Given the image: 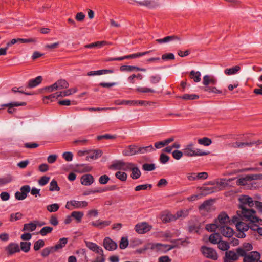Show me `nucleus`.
<instances>
[{
    "mask_svg": "<svg viewBox=\"0 0 262 262\" xmlns=\"http://www.w3.org/2000/svg\"><path fill=\"white\" fill-rule=\"evenodd\" d=\"M45 242L42 239H39L35 242L33 248L35 251L39 250L41 248L45 246Z\"/></svg>",
    "mask_w": 262,
    "mask_h": 262,
    "instance_id": "603ef678",
    "label": "nucleus"
},
{
    "mask_svg": "<svg viewBox=\"0 0 262 262\" xmlns=\"http://www.w3.org/2000/svg\"><path fill=\"white\" fill-rule=\"evenodd\" d=\"M222 239L221 235L219 233H214L211 234L209 237V241L213 244H218L219 240Z\"/></svg>",
    "mask_w": 262,
    "mask_h": 262,
    "instance_id": "a878e982",
    "label": "nucleus"
},
{
    "mask_svg": "<svg viewBox=\"0 0 262 262\" xmlns=\"http://www.w3.org/2000/svg\"><path fill=\"white\" fill-rule=\"evenodd\" d=\"M190 77L193 79L194 81L198 82L201 81V73L199 71L195 72L192 70L190 73Z\"/></svg>",
    "mask_w": 262,
    "mask_h": 262,
    "instance_id": "ea45409f",
    "label": "nucleus"
},
{
    "mask_svg": "<svg viewBox=\"0 0 262 262\" xmlns=\"http://www.w3.org/2000/svg\"><path fill=\"white\" fill-rule=\"evenodd\" d=\"M183 150L184 155L188 157L206 156L209 154V151H204L200 149L194 148L192 143L187 145Z\"/></svg>",
    "mask_w": 262,
    "mask_h": 262,
    "instance_id": "7ed1b4c3",
    "label": "nucleus"
},
{
    "mask_svg": "<svg viewBox=\"0 0 262 262\" xmlns=\"http://www.w3.org/2000/svg\"><path fill=\"white\" fill-rule=\"evenodd\" d=\"M150 51H146L144 52H141V53H137L135 54H133L129 55H126L125 56V58L126 59H133V58H138L144 55H145L147 54H148Z\"/></svg>",
    "mask_w": 262,
    "mask_h": 262,
    "instance_id": "79ce46f5",
    "label": "nucleus"
},
{
    "mask_svg": "<svg viewBox=\"0 0 262 262\" xmlns=\"http://www.w3.org/2000/svg\"><path fill=\"white\" fill-rule=\"evenodd\" d=\"M76 168L78 170H81L82 172H89L92 170V167L88 165L84 164H78L75 165Z\"/></svg>",
    "mask_w": 262,
    "mask_h": 262,
    "instance_id": "4c0bfd02",
    "label": "nucleus"
},
{
    "mask_svg": "<svg viewBox=\"0 0 262 262\" xmlns=\"http://www.w3.org/2000/svg\"><path fill=\"white\" fill-rule=\"evenodd\" d=\"M23 217V214L20 212L12 213L10 215V221L11 222L16 221L20 220Z\"/></svg>",
    "mask_w": 262,
    "mask_h": 262,
    "instance_id": "864d4df0",
    "label": "nucleus"
},
{
    "mask_svg": "<svg viewBox=\"0 0 262 262\" xmlns=\"http://www.w3.org/2000/svg\"><path fill=\"white\" fill-rule=\"evenodd\" d=\"M54 86H56L57 90L66 89L69 86V83L64 79H59L54 83Z\"/></svg>",
    "mask_w": 262,
    "mask_h": 262,
    "instance_id": "5701e85b",
    "label": "nucleus"
},
{
    "mask_svg": "<svg viewBox=\"0 0 262 262\" xmlns=\"http://www.w3.org/2000/svg\"><path fill=\"white\" fill-rule=\"evenodd\" d=\"M179 98L184 100H195L199 98V95L196 94H186L182 96H179Z\"/></svg>",
    "mask_w": 262,
    "mask_h": 262,
    "instance_id": "de8ad7c7",
    "label": "nucleus"
},
{
    "mask_svg": "<svg viewBox=\"0 0 262 262\" xmlns=\"http://www.w3.org/2000/svg\"><path fill=\"white\" fill-rule=\"evenodd\" d=\"M155 149L152 145L145 147H138L135 144L130 145L126 147L122 151V154L125 156H131L136 154H145L155 150Z\"/></svg>",
    "mask_w": 262,
    "mask_h": 262,
    "instance_id": "f257e3e1",
    "label": "nucleus"
},
{
    "mask_svg": "<svg viewBox=\"0 0 262 262\" xmlns=\"http://www.w3.org/2000/svg\"><path fill=\"white\" fill-rule=\"evenodd\" d=\"M115 177L121 181H125L127 178V174L124 172L117 171L115 173Z\"/></svg>",
    "mask_w": 262,
    "mask_h": 262,
    "instance_id": "8fccbe9b",
    "label": "nucleus"
},
{
    "mask_svg": "<svg viewBox=\"0 0 262 262\" xmlns=\"http://www.w3.org/2000/svg\"><path fill=\"white\" fill-rule=\"evenodd\" d=\"M239 208L241 211H237V214L243 220L249 221L252 223H256L259 221V219L255 215V211L252 209H247L244 207L243 205H239Z\"/></svg>",
    "mask_w": 262,
    "mask_h": 262,
    "instance_id": "f03ea898",
    "label": "nucleus"
},
{
    "mask_svg": "<svg viewBox=\"0 0 262 262\" xmlns=\"http://www.w3.org/2000/svg\"><path fill=\"white\" fill-rule=\"evenodd\" d=\"M246 179L248 181L255 180H262V174H248L246 176Z\"/></svg>",
    "mask_w": 262,
    "mask_h": 262,
    "instance_id": "49530a36",
    "label": "nucleus"
},
{
    "mask_svg": "<svg viewBox=\"0 0 262 262\" xmlns=\"http://www.w3.org/2000/svg\"><path fill=\"white\" fill-rule=\"evenodd\" d=\"M5 250L8 256H11L16 253L20 252V249L17 243L12 242L5 248Z\"/></svg>",
    "mask_w": 262,
    "mask_h": 262,
    "instance_id": "0eeeda50",
    "label": "nucleus"
},
{
    "mask_svg": "<svg viewBox=\"0 0 262 262\" xmlns=\"http://www.w3.org/2000/svg\"><path fill=\"white\" fill-rule=\"evenodd\" d=\"M59 92H56L54 94H52L49 96H45L43 98V102L45 103H48L49 101L48 100H50L51 101H53V99L56 98L60 97V96L59 95Z\"/></svg>",
    "mask_w": 262,
    "mask_h": 262,
    "instance_id": "72a5a7b5",
    "label": "nucleus"
},
{
    "mask_svg": "<svg viewBox=\"0 0 262 262\" xmlns=\"http://www.w3.org/2000/svg\"><path fill=\"white\" fill-rule=\"evenodd\" d=\"M83 215V213L80 211H73L71 213V216L74 217L78 223L81 222Z\"/></svg>",
    "mask_w": 262,
    "mask_h": 262,
    "instance_id": "a18cd8bd",
    "label": "nucleus"
},
{
    "mask_svg": "<svg viewBox=\"0 0 262 262\" xmlns=\"http://www.w3.org/2000/svg\"><path fill=\"white\" fill-rule=\"evenodd\" d=\"M110 180V178L108 176L104 174L100 177L98 181L100 184L105 185L108 183Z\"/></svg>",
    "mask_w": 262,
    "mask_h": 262,
    "instance_id": "69168bd1",
    "label": "nucleus"
},
{
    "mask_svg": "<svg viewBox=\"0 0 262 262\" xmlns=\"http://www.w3.org/2000/svg\"><path fill=\"white\" fill-rule=\"evenodd\" d=\"M68 243V238L63 237L60 238L57 244L54 246H52L55 252L63 248Z\"/></svg>",
    "mask_w": 262,
    "mask_h": 262,
    "instance_id": "4be33fe9",
    "label": "nucleus"
},
{
    "mask_svg": "<svg viewBox=\"0 0 262 262\" xmlns=\"http://www.w3.org/2000/svg\"><path fill=\"white\" fill-rule=\"evenodd\" d=\"M184 155V152L178 150H175L172 152V157L176 160H180Z\"/></svg>",
    "mask_w": 262,
    "mask_h": 262,
    "instance_id": "0e129e2a",
    "label": "nucleus"
},
{
    "mask_svg": "<svg viewBox=\"0 0 262 262\" xmlns=\"http://www.w3.org/2000/svg\"><path fill=\"white\" fill-rule=\"evenodd\" d=\"M151 228V226L146 222L138 223L135 227L136 231L139 234H144L149 231Z\"/></svg>",
    "mask_w": 262,
    "mask_h": 262,
    "instance_id": "423d86ee",
    "label": "nucleus"
},
{
    "mask_svg": "<svg viewBox=\"0 0 262 262\" xmlns=\"http://www.w3.org/2000/svg\"><path fill=\"white\" fill-rule=\"evenodd\" d=\"M189 213V210L188 209H184L177 211L175 215V217L176 220L180 218H185L186 217Z\"/></svg>",
    "mask_w": 262,
    "mask_h": 262,
    "instance_id": "2f4dec72",
    "label": "nucleus"
},
{
    "mask_svg": "<svg viewBox=\"0 0 262 262\" xmlns=\"http://www.w3.org/2000/svg\"><path fill=\"white\" fill-rule=\"evenodd\" d=\"M141 6H146L149 8H154L158 6V4L154 0H144L142 1H136Z\"/></svg>",
    "mask_w": 262,
    "mask_h": 262,
    "instance_id": "f3484780",
    "label": "nucleus"
},
{
    "mask_svg": "<svg viewBox=\"0 0 262 262\" xmlns=\"http://www.w3.org/2000/svg\"><path fill=\"white\" fill-rule=\"evenodd\" d=\"M131 171L132 173L130 177L133 179L136 180L140 177L141 172L138 167H136L135 165Z\"/></svg>",
    "mask_w": 262,
    "mask_h": 262,
    "instance_id": "c85d7f7f",
    "label": "nucleus"
},
{
    "mask_svg": "<svg viewBox=\"0 0 262 262\" xmlns=\"http://www.w3.org/2000/svg\"><path fill=\"white\" fill-rule=\"evenodd\" d=\"M90 155L86 157V160L97 159L102 155V151L100 149L89 151Z\"/></svg>",
    "mask_w": 262,
    "mask_h": 262,
    "instance_id": "aec40b11",
    "label": "nucleus"
},
{
    "mask_svg": "<svg viewBox=\"0 0 262 262\" xmlns=\"http://www.w3.org/2000/svg\"><path fill=\"white\" fill-rule=\"evenodd\" d=\"M31 247V243L27 242H21L20 243V249L25 253L29 251Z\"/></svg>",
    "mask_w": 262,
    "mask_h": 262,
    "instance_id": "58836bf2",
    "label": "nucleus"
},
{
    "mask_svg": "<svg viewBox=\"0 0 262 262\" xmlns=\"http://www.w3.org/2000/svg\"><path fill=\"white\" fill-rule=\"evenodd\" d=\"M13 181V178L11 175H7L0 178V187L3 186Z\"/></svg>",
    "mask_w": 262,
    "mask_h": 262,
    "instance_id": "f704fd0d",
    "label": "nucleus"
},
{
    "mask_svg": "<svg viewBox=\"0 0 262 262\" xmlns=\"http://www.w3.org/2000/svg\"><path fill=\"white\" fill-rule=\"evenodd\" d=\"M54 252H55V251L52 246L47 247L42 250L41 255L43 257H46L50 254Z\"/></svg>",
    "mask_w": 262,
    "mask_h": 262,
    "instance_id": "7c9ffc66",
    "label": "nucleus"
},
{
    "mask_svg": "<svg viewBox=\"0 0 262 262\" xmlns=\"http://www.w3.org/2000/svg\"><path fill=\"white\" fill-rule=\"evenodd\" d=\"M218 247L222 251H227L230 248L229 243L222 241V239L219 240V242L218 243Z\"/></svg>",
    "mask_w": 262,
    "mask_h": 262,
    "instance_id": "c9c22d12",
    "label": "nucleus"
},
{
    "mask_svg": "<svg viewBox=\"0 0 262 262\" xmlns=\"http://www.w3.org/2000/svg\"><path fill=\"white\" fill-rule=\"evenodd\" d=\"M111 223V221H100V220H98L96 221L92 222L90 224L94 227L102 229L105 227L109 226Z\"/></svg>",
    "mask_w": 262,
    "mask_h": 262,
    "instance_id": "dca6fc26",
    "label": "nucleus"
},
{
    "mask_svg": "<svg viewBox=\"0 0 262 262\" xmlns=\"http://www.w3.org/2000/svg\"><path fill=\"white\" fill-rule=\"evenodd\" d=\"M181 40V38L177 36L171 35V36H167L163 38L157 39L155 41L156 42L162 44L165 43H168L170 41H174V40Z\"/></svg>",
    "mask_w": 262,
    "mask_h": 262,
    "instance_id": "2eb2a0df",
    "label": "nucleus"
},
{
    "mask_svg": "<svg viewBox=\"0 0 262 262\" xmlns=\"http://www.w3.org/2000/svg\"><path fill=\"white\" fill-rule=\"evenodd\" d=\"M240 204L243 205L244 207H246V205H248L249 207H252L255 203L252 200V199L248 196L244 195L243 198L239 199Z\"/></svg>",
    "mask_w": 262,
    "mask_h": 262,
    "instance_id": "6ab92c4d",
    "label": "nucleus"
},
{
    "mask_svg": "<svg viewBox=\"0 0 262 262\" xmlns=\"http://www.w3.org/2000/svg\"><path fill=\"white\" fill-rule=\"evenodd\" d=\"M151 84H156L160 82L161 77L160 75H152L149 78Z\"/></svg>",
    "mask_w": 262,
    "mask_h": 262,
    "instance_id": "052dcab7",
    "label": "nucleus"
},
{
    "mask_svg": "<svg viewBox=\"0 0 262 262\" xmlns=\"http://www.w3.org/2000/svg\"><path fill=\"white\" fill-rule=\"evenodd\" d=\"M201 251L207 258L211 259L212 260H217L218 255L216 251L212 248L207 247L206 246H202L201 247Z\"/></svg>",
    "mask_w": 262,
    "mask_h": 262,
    "instance_id": "20e7f679",
    "label": "nucleus"
},
{
    "mask_svg": "<svg viewBox=\"0 0 262 262\" xmlns=\"http://www.w3.org/2000/svg\"><path fill=\"white\" fill-rule=\"evenodd\" d=\"M215 223L221 226H226L230 222V218L228 215L224 212L221 213L217 219L214 220Z\"/></svg>",
    "mask_w": 262,
    "mask_h": 262,
    "instance_id": "9d476101",
    "label": "nucleus"
},
{
    "mask_svg": "<svg viewBox=\"0 0 262 262\" xmlns=\"http://www.w3.org/2000/svg\"><path fill=\"white\" fill-rule=\"evenodd\" d=\"M156 168L154 164L145 163L142 165V169L147 171H151L155 170Z\"/></svg>",
    "mask_w": 262,
    "mask_h": 262,
    "instance_id": "4d7b16f0",
    "label": "nucleus"
},
{
    "mask_svg": "<svg viewBox=\"0 0 262 262\" xmlns=\"http://www.w3.org/2000/svg\"><path fill=\"white\" fill-rule=\"evenodd\" d=\"M123 161H118L114 163H113L110 168L111 169L114 168L115 169L117 170H121L122 167L123 166Z\"/></svg>",
    "mask_w": 262,
    "mask_h": 262,
    "instance_id": "bf43d9fd",
    "label": "nucleus"
},
{
    "mask_svg": "<svg viewBox=\"0 0 262 262\" xmlns=\"http://www.w3.org/2000/svg\"><path fill=\"white\" fill-rule=\"evenodd\" d=\"M260 259V255L257 251H252L244 258V262H258Z\"/></svg>",
    "mask_w": 262,
    "mask_h": 262,
    "instance_id": "6e6552de",
    "label": "nucleus"
},
{
    "mask_svg": "<svg viewBox=\"0 0 262 262\" xmlns=\"http://www.w3.org/2000/svg\"><path fill=\"white\" fill-rule=\"evenodd\" d=\"M213 200H207L203 202L199 207V209L200 211L203 210L208 212L211 208L212 205Z\"/></svg>",
    "mask_w": 262,
    "mask_h": 262,
    "instance_id": "a211bd4d",
    "label": "nucleus"
},
{
    "mask_svg": "<svg viewBox=\"0 0 262 262\" xmlns=\"http://www.w3.org/2000/svg\"><path fill=\"white\" fill-rule=\"evenodd\" d=\"M219 233L223 236L230 238L232 236L234 233V230L232 228L228 225L219 226Z\"/></svg>",
    "mask_w": 262,
    "mask_h": 262,
    "instance_id": "1a4fd4ad",
    "label": "nucleus"
},
{
    "mask_svg": "<svg viewBox=\"0 0 262 262\" xmlns=\"http://www.w3.org/2000/svg\"><path fill=\"white\" fill-rule=\"evenodd\" d=\"M198 143L199 144L203 145L204 146H209L211 143V140L207 137H203L198 140Z\"/></svg>",
    "mask_w": 262,
    "mask_h": 262,
    "instance_id": "c03bdc74",
    "label": "nucleus"
},
{
    "mask_svg": "<svg viewBox=\"0 0 262 262\" xmlns=\"http://www.w3.org/2000/svg\"><path fill=\"white\" fill-rule=\"evenodd\" d=\"M135 164L130 162H123V166L122 167V170L124 171H129L132 170Z\"/></svg>",
    "mask_w": 262,
    "mask_h": 262,
    "instance_id": "6e6d98bb",
    "label": "nucleus"
},
{
    "mask_svg": "<svg viewBox=\"0 0 262 262\" xmlns=\"http://www.w3.org/2000/svg\"><path fill=\"white\" fill-rule=\"evenodd\" d=\"M86 246L91 250L99 254L103 255V249L101 247L98 246L96 244L91 242H85Z\"/></svg>",
    "mask_w": 262,
    "mask_h": 262,
    "instance_id": "ddd939ff",
    "label": "nucleus"
},
{
    "mask_svg": "<svg viewBox=\"0 0 262 262\" xmlns=\"http://www.w3.org/2000/svg\"><path fill=\"white\" fill-rule=\"evenodd\" d=\"M60 206L57 203L52 204L47 206V210L50 212H54L58 210Z\"/></svg>",
    "mask_w": 262,
    "mask_h": 262,
    "instance_id": "5fc2aeb1",
    "label": "nucleus"
},
{
    "mask_svg": "<svg viewBox=\"0 0 262 262\" xmlns=\"http://www.w3.org/2000/svg\"><path fill=\"white\" fill-rule=\"evenodd\" d=\"M42 80L41 76H38L35 79H30L28 83L27 88H33L39 85Z\"/></svg>",
    "mask_w": 262,
    "mask_h": 262,
    "instance_id": "412c9836",
    "label": "nucleus"
},
{
    "mask_svg": "<svg viewBox=\"0 0 262 262\" xmlns=\"http://www.w3.org/2000/svg\"><path fill=\"white\" fill-rule=\"evenodd\" d=\"M136 91L138 92L146 93H155V91L154 89L146 88V87H138Z\"/></svg>",
    "mask_w": 262,
    "mask_h": 262,
    "instance_id": "13d9d810",
    "label": "nucleus"
},
{
    "mask_svg": "<svg viewBox=\"0 0 262 262\" xmlns=\"http://www.w3.org/2000/svg\"><path fill=\"white\" fill-rule=\"evenodd\" d=\"M88 205L86 201H78L72 200L67 202L66 205V208L69 210L78 209L86 207Z\"/></svg>",
    "mask_w": 262,
    "mask_h": 262,
    "instance_id": "39448f33",
    "label": "nucleus"
},
{
    "mask_svg": "<svg viewBox=\"0 0 262 262\" xmlns=\"http://www.w3.org/2000/svg\"><path fill=\"white\" fill-rule=\"evenodd\" d=\"M225 258L229 260H236L238 259V256L234 251L230 250L226 252Z\"/></svg>",
    "mask_w": 262,
    "mask_h": 262,
    "instance_id": "c756f323",
    "label": "nucleus"
},
{
    "mask_svg": "<svg viewBox=\"0 0 262 262\" xmlns=\"http://www.w3.org/2000/svg\"><path fill=\"white\" fill-rule=\"evenodd\" d=\"M94 177L90 174H85L81 177V183L85 186H90L93 183Z\"/></svg>",
    "mask_w": 262,
    "mask_h": 262,
    "instance_id": "4468645a",
    "label": "nucleus"
},
{
    "mask_svg": "<svg viewBox=\"0 0 262 262\" xmlns=\"http://www.w3.org/2000/svg\"><path fill=\"white\" fill-rule=\"evenodd\" d=\"M200 229V224L199 223L191 224L189 223L188 226V231L189 233H198Z\"/></svg>",
    "mask_w": 262,
    "mask_h": 262,
    "instance_id": "393cba45",
    "label": "nucleus"
},
{
    "mask_svg": "<svg viewBox=\"0 0 262 262\" xmlns=\"http://www.w3.org/2000/svg\"><path fill=\"white\" fill-rule=\"evenodd\" d=\"M53 230V228L51 227L45 226L41 228V229L38 232V233L44 236L52 232Z\"/></svg>",
    "mask_w": 262,
    "mask_h": 262,
    "instance_id": "a19ab883",
    "label": "nucleus"
},
{
    "mask_svg": "<svg viewBox=\"0 0 262 262\" xmlns=\"http://www.w3.org/2000/svg\"><path fill=\"white\" fill-rule=\"evenodd\" d=\"M221 225H219L217 223H215V221H214V223L212 224H208L206 225L205 229L206 230L210 231V232H213L215 231L216 229H218V231H219V226H220Z\"/></svg>",
    "mask_w": 262,
    "mask_h": 262,
    "instance_id": "e433bc0d",
    "label": "nucleus"
},
{
    "mask_svg": "<svg viewBox=\"0 0 262 262\" xmlns=\"http://www.w3.org/2000/svg\"><path fill=\"white\" fill-rule=\"evenodd\" d=\"M103 246L108 251H112L115 250L117 247V245L116 242L113 241L111 238L107 237L103 240Z\"/></svg>",
    "mask_w": 262,
    "mask_h": 262,
    "instance_id": "f8f14e48",
    "label": "nucleus"
},
{
    "mask_svg": "<svg viewBox=\"0 0 262 262\" xmlns=\"http://www.w3.org/2000/svg\"><path fill=\"white\" fill-rule=\"evenodd\" d=\"M49 180H50L49 177H47L46 176H43L39 179V180L38 181V184L40 186H45L49 182Z\"/></svg>",
    "mask_w": 262,
    "mask_h": 262,
    "instance_id": "338daca9",
    "label": "nucleus"
},
{
    "mask_svg": "<svg viewBox=\"0 0 262 262\" xmlns=\"http://www.w3.org/2000/svg\"><path fill=\"white\" fill-rule=\"evenodd\" d=\"M37 225L32 222L25 224L22 230L23 231H34L36 228Z\"/></svg>",
    "mask_w": 262,
    "mask_h": 262,
    "instance_id": "cd10ccee",
    "label": "nucleus"
},
{
    "mask_svg": "<svg viewBox=\"0 0 262 262\" xmlns=\"http://www.w3.org/2000/svg\"><path fill=\"white\" fill-rule=\"evenodd\" d=\"M241 70L239 66H236L229 69H226L224 73L227 75H231L236 74Z\"/></svg>",
    "mask_w": 262,
    "mask_h": 262,
    "instance_id": "bb28decb",
    "label": "nucleus"
},
{
    "mask_svg": "<svg viewBox=\"0 0 262 262\" xmlns=\"http://www.w3.org/2000/svg\"><path fill=\"white\" fill-rule=\"evenodd\" d=\"M60 187L57 184V182L56 180H53L50 182L49 190L51 191H59Z\"/></svg>",
    "mask_w": 262,
    "mask_h": 262,
    "instance_id": "3c124183",
    "label": "nucleus"
},
{
    "mask_svg": "<svg viewBox=\"0 0 262 262\" xmlns=\"http://www.w3.org/2000/svg\"><path fill=\"white\" fill-rule=\"evenodd\" d=\"M128 245V241L127 238L122 237L121 239L119 247L121 249H125Z\"/></svg>",
    "mask_w": 262,
    "mask_h": 262,
    "instance_id": "e2e57ef3",
    "label": "nucleus"
},
{
    "mask_svg": "<svg viewBox=\"0 0 262 262\" xmlns=\"http://www.w3.org/2000/svg\"><path fill=\"white\" fill-rule=\"evenodd\" d=\"M77 92L76 89H68L66 91H64L62 92H60L59 93V95L61 97H66L67 96H69L71 95L72 93H76Z\"/></svg>",
    "mask_w": 262,
    "mask_h": 262,
    "instance_id": "09e8293b",
    "label": "nucleus"
},
{
    "mask_svg": "<svg viewBox=\"0 0 262 262\" xmlns=\"http://www.w3.org/2000/svg\"><path fill=\"white\" fill-rule=\"evenodd\" d=\"M20 191L27 197L28 193L30 191V186L28 185H23L20 187Z\"/></svg>",
    "mask_w": 262,
    "mask_h": 262,
    "instance_id": "774afa93",
    "label": "nucleus"
},
{
    "mask_svg": "<svg viewBox=\"0 0 262 262\" xmlns=\"http://www.w3.org/2000/svg\"><path fill=\"white\" fill-rule=\"evenodd\" d=\"M152 186V185L149 184L140 185L135 188V190L136 191H139L142 190H146L148 188L151 189Z\"/></svg>",
    "mask_w": 262,
    "mask_h": 262,
    "instance_id": "680f3d73",
    "label": "nucleus"
},
{
    "mask_svg": "<svg viewBox=\"0 0 262 262\" xmlns=\"http://www.w3.org/2000/svg\"><path fill=\"white\" fill-rule=\"evenodd\" d=\"M107 42L105 41H97L90 44L86 45L84 46L85 48H100L103 46L106 45Z\"/></svg>",
    "mask_w": 262,
    "mask_h": 262,
    "instance_id": "473e14b6",
    "label": "nucleus"
},
{
    "mask_svg": "<svg viewBox=\"0 0 262 262\" xmlns=\"http://www.w3.org/2000/svg\"><path fill=\"white\" fill-rule=\"evenodd\" d=\"M236 228L240 232H245L249 229V226L247 224L241 222L236 225Z\"/></svg>",
    "mask_w": 262,
    "mask_h": 262,
    "instance_id": "37998d69",
    "label": "nucleus"
},
{
    "mask_svg": "<svg viewBox=\"0 0 262 262\" xmlns=\"http://www.w3.org/2000/svg\"><path fill=\"white\" fill-rule=\"evenodd\" d=\"M161 220L164 223H167L176 221V218L175 217V215L168 213L162 215Z\"/></svg>",
    "mask_w": 262,
    "mask_h": 262,
    "instance_id": "b1692460",
    "label": "nucleus"
},
{
    "mask_svg": "<svg viewBox=\"0 0 262 262\" xmlns=\"http://www.w3.org/2000/svg\"><path fill=\"white\" fill-rule=\"evenodd\" d=\"M26 103L25 102H12L6 104H4L1 105L2 107H8V112L9 114H12L15 111V109L14 107H18L20 106H25Z\"/></svg>",
    "mask_w": 262,
    "mask_h": 262,
    "instance_id": "9b49d317",
    "label": "nucleus"
}]
</instances>
